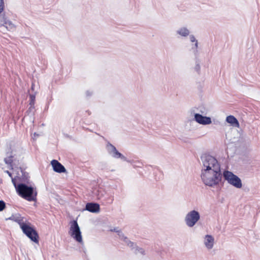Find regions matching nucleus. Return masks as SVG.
<instances>
[{"label":"nucleus","instance_id":"obj_1","mask_svg":"<svg viewBox=\"0 0 260 260\" xmlns=\"http://www.w3.org/2000/svg\"><path fill=\"white\" fill-rule=\"evenodd\" d=\"M202 163L201 178L205 185L214 187L218 185L222 179L220 165L214 156L203 154L201 156Z\"/></svg>","mask_w":260,"mask_h":260},{"label":"nucleus","instance_id":"obj_2","mask_svg":"<svg viewBox=\"0 0 260 260\" xmlns=\"http://www.w3.org/2000/svg\"><path fill=\"white\" fill-rule=\"evenodd\" d=\"M16 191L19 196L28 201H34L36 200L37 192L34 190V187L24 183L18 184Z\"/></svg>","mask_w":260,"mask_h":260},{"label":"nucleus","instance_id":"obj_3","mask_svg":"<svg viewBox=\"0 0 260 260\" xmlns=\"http://www.w3.org/2000/svg\"><path fill=\"white\" fill-rule=\"evenodd\" d=\"M23 233L32 241L36 243L39 242V235L37 231L29 222L25 221L20 227Z\"/></svg>","mask_w":260,"mask_h":260},{"label":"nucleus","instance_id":"obj_4","mask_svg":"<svg viewBox=\"0 0 260 260\" xmlns=\"http://www.w3.org/2000/svg\"><path fill=\"white\" fill-rule=\"evenodd\" d=\"M227 182L237 188H241L242 183L240 178L237 175L234 174L232 172L224 171L222 174V177Z\"/></svg>","mask_w":260,"mask_h":260},{"label":"nucleus","instance_id":"obj_5","mask_svg":"<svg viewBox=\"0 0 260 260\" xmlns=\"http://www.w3.org/2000/svg\"><path fill=\"white\" fill-rule=\"evenodd\" d=\"M200 219V214L199 212L198 211L193 210L186 214L184 218V221L188 227L192 228Z\"/></svg>","mask_w":260,"mask_h":260},{"label":"nucleus","instance_id":"obj_6","mask_svg":"<svg viewBox=\"0 0 260 260\" xmlns=\"http://www.w3.org/2000/svg\"><path fill=\"white\" fill-rule=\"evenodd\" d=\"M71 236L77 242L81 243L82 238L80 228L76 220L73 221L70 228Z\"/></svg>","mask_w":260,"mask_h":260},{"label":"nucleus","instance_id":"obj_7","mask_svg":"<svg viewBox=\"0 0 260 260\" xmlns=\"http://www.w3.org/2000/svg\"><path fill=\"white\" fill-rule=\"evenodd\" d=\"M107 149L109 154L115 158H120L123 161L129 162L128 160L121 153H120L116 147L110 143L107 144Z\"/></svg>","mask_w":260,"mask_h":260},{"label":"nucleus","instance_id":"obj_8","mask_svg":"<svg viewBox=\"0 0 260 260\" xmlns=\"http://www.w3.org/2000/svg\"><path fill=\"white\" fill-rule=\"evenodd\" d=\"M0 29L3 31L13 30L15 29V25L4 16H0Z\"/></svg>","mask_w":260,"mask_h":260},{"label":"nucleus","instance_id":"obj_9","mask_svg":"<svg viewBox=\"0 0 260 260\" xmlns=\"http://www.w3.org/2000/svg\"><path fill=\"white\" fill-rule=\"evenodd\" d=\"M194 118L195 121L200 124L208 125L212 123L210 117L203 116L199 113H196L194 114Z\"/></svg>","mask_w":260,"mask_h":260},{"label":"nucleus","instance_id":"obj_10","mask_svg":"<svg viewBox=\"0 0 260 260\" xmlns=\"http://www.w3.org/2000/svg\"><path fill=\"white\" fill-rule=\"evenodd\" d=\"M51 164L54 172L59 173H65L66 172V169L57 160H52L51 162Z\"/></svg>","mask_w":260,"mask_h":260},{"label":"nucleus","instance_id":"obj_11","mask_svg":"<svg viewBox=\"0 0 260 260\" xmlns=\"http://www.w3.org/2000/svg\"><path fill=\"white\" fill-rule=\"evenodd\" d=\"M6 220H11L18 223L20 227L25 222L26 220L24 217H22L20 214H17L15 215H12L9 218L6 219Z\"/></svg>","mask_w":260,"mask_h":260},{"label":"nucleus","instance_id":"obj_12","mask_svg":"<svg viewBox=\"0 0 260 260\" xmlns=\"http://www.w3.org/2000/svg\"><path fill=\"white\" fill-rule=\"evenodd\" d=\"M85 209L90 212L96 213L100 210V205L97 203H88L86 205Z\"/></svg>","mask_w":260,"mask_h":260},{"label":"nucleus","instance_id":"obj_13","mask_svg":"<svg viewBox=\"0 0 260 260\" xmlns=\"http://www.w3.org/2000/svg\"><path fill=\"white\" fill-rule=\"evenodd\" d=\"M214 239L211 236L207 235L205 237L204 244L208 249H211L214 245Z\"/></svg>","mask_w":260,"mask_h":260},{"label":"nucleus","instance_id":"obj_14","mask_svg":"<svg viewBox=\"0 0 260 260\" xmlns=\"http://www.w3.org/2000/svg\"><path fill=\"white\" fill-rule=\"evenodd\" d=\"M13 158L14 155L12 154V152L11 151L10 152H8L7 153V157L4 158L5 164L9 165L11 169H13L12 163L14 160Z\"/></svg>","mask_w":260,"mask_h":260},{"label":"nucleus","instance_id":"obj_15","mask_svg":"<svg viewBox=\"0 0 260 260\" xmlns=\"http://www.w3.org/2000/svg\"><path fill=\"white\" fill-rule=\"evenodd\" d=\"M226 121L228 123L231 124L233 126H239V123L238 120L234 116L230 115L227 116Z\"/></svg>","mask_w":260,"mask_h":260},{"label":"nucleus","instance_id":"obj_16","mask_svg":"<svg viewBox=\"0 0 260 260\" xmlns=\"http://www.w3.org/2000/svg\"><path fill=\"white\" fill-rule=\"evenodd\" d=\"M189 30L185 27L179 28L177 31V34L183 37H186L189 35Z\"/></svg>","mask_w":260,"mask_h":260},{"label":"nucleus","instance_id":"obj_17","mask_svg":"<svg viewBox=\"0 0 260 260\" xmlns=\"http://www.w3.org/2000/svg\"><path fill=\"white\" fill-rule=\"evenodd\" d=\"M35 95L33 94L30 95V103L29 104L31 105L29 109L34 108L32 107L35 104Z\"/></svg>","mask_w":260,"mask_h":260},{"label":"nucleus","instance_id":"obj_18","mask_svg":"<svg viewBox=\"0 0 260 260\" xmlns=\"http://www.w3.org/2000/svg\"><path fill=\"white\" fill-rule=\"evenodd\" d=\"M123 241L127 246L129 247H133L134 246V243L129 241L127 237L124 238V239Z\"/></svg>","mask_w":260,"mask_h":260},{"label":"nucleus","instance_id":"obj_19","mask_svg":"<svg viewBox=\"0 0 260 260\" xmlns=\"http://www.w3.org/2000/svg\"><path fill=\"white\" fill-rule=\"evenodd\" d=\"M6 208V203L4 201L0 200V211H3Z\"/></svg>","mask_w":260,"mask_h":260},{"label":"nucleus","instance_id":"obj_20","mask_svg":"<svg viewBox=\"0 0 260 260\" xmlns=\"http://www.w3.org/2000/svg\"><path fill=\"white\" fill-rule=\"evenodd\" d=\"M4 8V0H0V14L3 11Z\"/></svg>","mask_w":260,"mask_h":260},{"label":"nucleus","instance_id":"obj_21","mask_svg":"<svg viewBox=\"0 0 260 260\" xmlns=\"http://www.w3.org/2000/svg\"><path fill=\"white\" fill-rule=\"evenodd\" d=\"M119 238L121 240H123L124 239V238H126L124 235V234L120 231V232H118V233L117 234Z\"/></svg>","mask_w":260,"mask_h":260},{"label":"nucleus","instance_id":"obj_22","mask_svg":"<svg viewBox=\"0 0 260 260\" xmlns=\"http://www.w3.org/2000/svg\"><path fill=\"white\" fill-rule=\"evenodd\" d=\"M194 53L195 55H196L198 53V41L195 42V44L194 45Z\"/></svg>","mask_w":260,"mask_h":260},{"label":"nucleus","instance_id":"obj_23","mask_svg":"<svg viewBox=\"0 0 260 260\" xmlns=\"http://www.w3.org/2000/svg\"><path fill=\"white\" fill-rule=\"evenodd\" d=\"M189 39H190V41L191 42H196L197 41L196 39L194 36L193 35H192L189 36Z\"/></svg>","mask_w":260,"mask_h":260},{"label":"nucleus","instance_id":"obj_24","mask_svg":"<svg viewBox=\"0 0 260 260\" xmlns=\"http://www.w3.org/2000/svg\"><path fill=\"white\" fill-rule=\"evenodd\" d=\"M194 70L196 72H197L198 73H199L200 72V66L199 65V64H197L194 67Z\"/></svg>","mask_w":260,"mask_h":260},{"label":"nucleus","instance_id":"obj_25","mask_svg":"<svg viewBox=\"0 0 260 260\" xmlns=\"http://www.w3.org/2000/svg\"><path fill=\"white\" fill-rule=\"evenodd\" d=\"M138 251V252L141 253L142 254H145V251L143 248H139L137 249Z\"/></svg>","mask_w":260,"mask_h":260},{"label":"nucleus","instance_id":"obj_26","mask_svg":"<svg viewBox=\"0 0 260 260\" xmlns=\"http://www.w3.org/2000/svg\"><path fill=\"white\" fill-rule=\"evenodd\" d=\"M11 178H12V182L14 186H15V189H16V187H17L18 184H17L15 178H13V177H12Z\"/></svg>","mask_w":260,"mask_h":260},{"label":"nucleus","instance_id":"obj_27","mask_svg":"<svg viewBox=\"0 0 260 260\" xmlns=\"http://www.w3.org/2000/svg\"><path fill=\"white\" fill-rule=\"evenodd\" d=\"M111 231L112 232H116L117 233V234L118 233V232H120V231L118 230V228H114L113 229H111Z\"/></svg>","mask_w":260,"mask_h":260},{"label":"nucleus","instance_id":"obj_28","mask_svg":"<svg viewBox=\"0 0 260 260\" xmlns=\"http://www.w3.org/2000/svg\"><path fill=\"white\" fill-rule=\"evenodd\" d=\"M5 172L8 174V175L11 177H12V175L11 173H10L9 171H6Z\"/></svg>","mask_w":260,"mask_h":260},{"label":"nucleus","instance_id":"obj_29","mask_svg":"<svg viewBox=\"0 0 260 260\" xmlns=\"http://www.w3.org/2000/svg\"><path fill=\"white\" fill-rule=\"evenodd\" d=\"M86 94L87 96H88V95H90L91 94L89 93V92L88 91H87L86 92Z\"/></svg>","mask_w":260,"mask_h":260},{"label":"nucleus","instance_id":"obj_30","mask_svg":"<svg viewBox=\"0 0 260 260\" xmlns=\"http://www.w3.org/2000/svg\"><path fill=\"white\" fill-rule=\"evenodd\" d=\"M34 84H32V85H31V89L32 90H34Z\"/></svg>","mask_w":260,"mask_h":260},{"label":"nucleus","instance_id":"obj_31","mask_svg":"<svg viewBox=\"0 0 260 260\" xmlns=\"http://www.w3.org/2000/svg\"><path fill=\"white\" fill-rule=\"evenodd\" d=\"M34 135H35V136H38V134H36V133H34Z\"/></svg>","mask_w":260,"mask_h":260},{"label":"nucleus","instance_id":"obj_32","mask_svg":"<svg viewBox=\"0 0 260 260\" xmlns=\"http://www.w3.org/2000/svg\"><path fill=\"white\" fill-rule=\"evenodd\" d=\"M34 135H35V136H38V134H36V133H34Z\"/></svg>","mask_w":260,"mask_h":260},{"label":"nucleus","instance_id":"obj_33","mask_svg":"<svg viewBox=\"0 0 260 260\" xmlns=\"http://www.w3.org/2000/svg\"><path fill=\"white\" fill-rule=\"evenodd\" d=\"M34 135H35V136H38V134H36V133H34Z\"/></svg>","mask_w":260,"mask_h":260}]
</instances>
